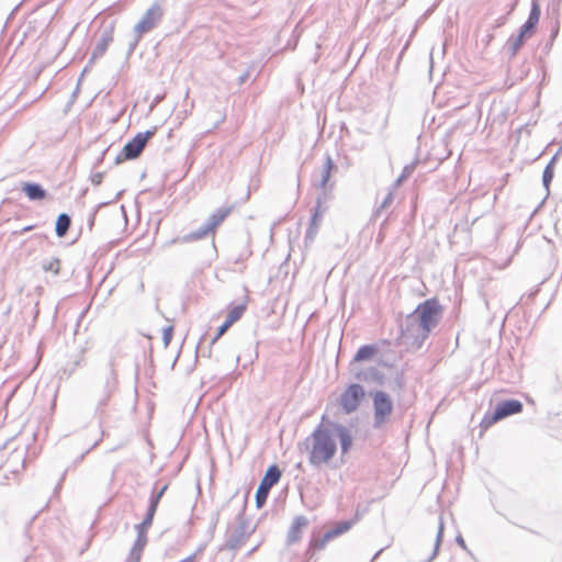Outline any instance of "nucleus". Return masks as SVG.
<instances>
[{
  "label": "nucleus",
  "mask_w": 562,
  "mask_h": 562,
  "mask_svg": "<svg viewBox=\"0 0 562 562\" xmlns=\"http://www.w3.org/2000/svg\"><path fill=\"white\" fill-rule=\"evenodd\" d=\"M335 437L339 440L341 456L347 454L353 443L351 430L347 426L330 420L323 415L321 423L306 439V441L312 440L308 461L313 467L317 468L328 463L335 457L337 452Z\"/></svg>",
  "instance_id": "1"
},
{
  "label": "nucleus",
  "mask_w": 562,
  "mask_h": 562,
  "mask_svg": "<svg viewBox=\"0 0 562 562\" xmlns=\"http://www.w3.org/2000/svg\"><path fill=\"white\" fill-rule=\"evenodd\" d=\"M442 315V306L438 299L431 297L419 303L413 313L407 315L400 325L398 339L420 338L424 341L435 328Z\"/></svg>",
  "instance_id": "2"
},
{
  "label": "nucleus",
  "mask_w": 562,
  "mask_h": 562,
  "mask_svg": "<svg viewBox=\"0 0 562 562\" xmlns=\"http://www.w3.org/2000/svg\"><path fill=\"white\" fill-rule=\"evenodd\" d=\"M117 387V375L114 369V361L110 360L100 368L93 380L92 391L97 401L95 412H103L109 400Z\"/></svg>",
  "instance_id": "3"
},
{
  "label": "nucleus",
  "mask_w": 562,
  "mask_h": 562,
  "mask_svg": "<svg viewBox=\"0 0 562 562\" xmlns=\"http://www.w3.org/2000/svg\"><path fill=\"white\" fill-rule=\"evenodd\" d=\"M369 396L373 405V428L381 429L389 420L394 411L392 397L381 390L370 391Z\"/></svg>",
  "instance_id": "4"
},
{
  "label": "nucleus",
  "mask_w": 562,
  "mask_h": 562,
  "mask_svg": "<svg viewBox=\"0 0 562 562\" xmlns=\"http://www.w3.org/2000/svg\"><path fill=\"white\" fill-rule=\"evenodd\" d=\"M156 133V128L147 130L145 132L137 133L132 139H130L122 148L120 154L115 157L114 164L119 165L124 160H132L137 158L146 146V143Z\"/></svg>",
  "instance_id": "5"
},
{
  "label": "nucleus",
  "mask_w": 562,
  "mask_h": 562,
  "mask_svg": "<svg viewBox=\"0 0 562 562\" xmlns=\"http://www.w3.org/2000/svg\"><path fill=\"white\" fill-rule=\"evenodd\" d=\"M282 471L278 464L273 463L268 467L255 494L257 508H261L266 504L270 490L280 481Z\"/></svg>",
  "instance_id": "6"
},
{
  "label": "nucleus",
  "mask_w": 562,
  "mask_h": 562,
  "mask_svg": "<svg viewBox=\"0 0 562 562\" xmlns=\"http://www.w3.org/2000/svg\"><path fill=\"white\" fill-rule=\"evenodd\" d=\"M366 396V391L360 383L349 384L340 394L339 404L345 414L356 412Z\"/></svg>",
  "instance_id": "7"
},
{
  "label": "nucleus",
  "mask_w": 562,
  "mask_h": 562,
  "mask_svg": "<svg viewBox=\"0 0 562 562\" xmlns=\"http://www.w3.org/2000/svg\"><path fill=\"white\" fill-rule=\"evenodd\" d=\"M237 526L227 535L226 541L224 544L225 549L236 550L238 549L247 539V526L248 522L245 518L244 509H241L237 517Z\"/></svg>",
  "instance_id": "8"
},
{
  "label": "nucleus",
  "mask_w": 562,
  "mask_h": 562,
  "mask_svg": "<svg viewBox=\"0 0 562 562\" xmlns=\"http://www.w3.org/2000/svg\"><path fill=\"white\" fill-rule=\"evenodd\" d=\"M161 18L162 9L160 5L157 3L151 4V7L142 16L139 22L134 26L135 33H137L138 36H142L143 34L149 32L156 26Z\"/></svg>",
  "instance_id": "9"
},
{
  "label": "nucleus",
  "mask_w": 562,
  "mask_h": 562,
  "mask_svg": "<svg viewBox=\"0 0 562 562\" xmlns=\"http://www.w3.org/2000/svg\"><path fill=\"white\" fill-rule=\"evenodd\" d=\"M349 370L352 376L361 382L366 383H373L378 385H383L384 383V373L381 372L375 367H369V368H359V366H353V363L349 364Z\"/></svg>",
  "instance_id": "10"
},
{
  "label": "nucleus",
  "mask_w": 562,
  "mask_h": 562,
  "mask_svg": "<svg viewBox=\"0 0 562 562\" xmlns=\"http://www.w3.org/2000/svg\"><path fill=\"white\" fill-rule=\"evenodd\" d=\"M524 405L519 400H501L494 406V423L522 412Z\"/></svg>",
  "instance_id": "11"
},
{
  "label": "nucleus",
  "mask_w": 562,
  "mask_h": 562,
  "mask_svg": "<svg viewBox=\"0 0 562 562\" xmlns=\"http://www.w3.org/2000/svg\"><path fill=\"white\" fill-rule=\"evenodd\" d=\"M519 247L518 241H515V238L512 237L510 240L507 243L506 237H502L497 239L496 245L494 246V249H498L499 254L503 252L506 255V258L503 260L502 258L494 260V268L504 269L506 268L514 255L517 252Z\"/></svg>",
  "instance_id": "12"
},
{
  "label": "nucleus",
  "mask_w": 562,
  "mask_h": 562,
  "mask_svg": "<svg viewBox=\"0 0 562 562\" xmlns=\"http://www.w3.org/2000/svg\"><path fill=\"white\" fill-rule=\"evenodd\" d=\"M113 24H110L102 30L101 36L92 50L91 57L89 59V65H93V63L97 59L101 58L104 55L109 45L113 42Z\"/></svg>",
  "instance_id": "13"
},
{
  "label": "nucleus",
  "mask_w": 562,
  "mask_h": 562,
  "mask_svg": "<svg viewBox=\"0 0 562 562\" xmlns=\"http://www.w3.org/2000/svg\"><path fill=\"white\" fill-rule=\"evenodd\" d=\"M308 519L303 515L294 517L286 536L288 546L297 543L301 540L303 531L308 526Z\"/></svg>",
  "instance_id": "14"
},
{
  "label": "nucleus",
  "mask_w": 562,
  "mask_h": 562,
  "mask_svg": "<svg viewBox=\"0 0 562 562\" xmlns=\"http://www.w3.org/2000/svg\"><path fill=\"white\" fill-rule=\"evenodd\" d=\"M540 18V5L537 1H532L531 9L527 21L520 26L519 32L521 35L531 36L535 32Z\"/></svg>",
  "instance_id": "15"
},
{
  "label": "nucleus",
  "mask_w": 562,
  "mask_h": 562,
  "mask_svg": "<svg viewBox=\"0 0 562 562\" xmlns=\"http://www.w3.org/2000/svg\"><path fill=\"white\" fill-rule=\"evenodd\" d=\"M21 190L30 201H43L48 196V192L37 182H23Z\"/></svg>",
  "instance_id": "16"
},
{
  "label": "nucleus",
  "mask_w": 562,
  "mask_h": 562,
  "mask_svg": "<svg viewBox=\"0 0 562 562\" xmlns=\"http://www.w3.org/2000/svg\"><path fill=\"white\" fill-rule=\"evenodd\" d=\"M209 234H213V232L204 223L198 229L192 231L182 236H178V237L173 238L170 243L171 244H188V243H192V241L202 239Z\"/></svg>",
  "instance_id": "17"
},
{
  "label": "nucleus",
  "mask_w": 562,
  "mask_h": 562,
  "mask_svg": "<svg viewBox=\"0 0 562 562\" xmlns=\"http://www.w3.org/2000/svg\"><path fill=\"white\" fill-rule=\"evenodd\" d=\"M233 206H222L215 210L206 220L205 224L215 234L216 228L232 213Z\"/></svg>",
  "instance_id": "18"
},
{
  "label": "nucleus",
  "mask_w": 562,
  "mask_h": 562,
  "mask_svg": "<svg viewBox=\"0 0 562 562\" xmlns=\"http://www.w3.org/2000/svg\"><path fill=\"white\" fill-rule=\"evenodd\" d=\"M379 352V348L374 344H367L359 347L350 363L358 366L362 361L372 360Z\"/></svg>",
  "instance_id": "19"
},
{
  "label": "nucleus",
  "mask_w": 562,
  "mask_h": 562,
  "mask_svg": "<svg viewBox=\"0 0 562 562\" xmlns=\"http://www.w3.org/2000/svg\"><path fill=\"white\" fill-rule=\"evenodd\" d=\"M488 408L484 414V417L482 418L477 429L472 430L473 438H482L483 434L492 427V397L488 398L487 402Z\"/></svg>",
  "instance_id": "20"
},
{
  "label": "nucleus",
  "mask_w": 562,
  "mask_h": 562,
  "mask_svg": "<svg viewBox=\"0 0 562 562\" xmlns=\"http://www.w3.org/2000/svg\"><path fill=\"white\" fill-rule=\"evenodd\" d=\"M335 170H337V166L334 162V160L331 159L330 155L327 154L324 166H323V170H322L319 188L326 190L327 183L330 180L333 171H335Z\"/></svg>",
  "instance_id": "21"
},
{
  "label": "nucleus",
  "mask_w": 562,
  "mask_h": 562,
  "mask_svg": "<svg viewBox=\"0 0 562 562\" xmlns=\"http://www.w3.org/2000/svg\"><path fill=\"white\" fill-rule=\"evenodd\" d=\"M71 225V217L67 213H60L55 222V234L57 237H64Z\"/></svg>",
  "instance_id": "22"
},
{
  "label": "nucleus",
  "mask_w": 562,
  "mask_h": 562,
  "mask_svg": "<svg viewBox=\"0 0 562 562\" xmlns=\"http://www.w3.org/2000/svg\"><path fill=\"white\" fill-rule=\"evenodd\" d=\"M167 490H168V484H164L159 488L157 487V484H155V486L150 493L149 499H148L147 508H149L156 513L158 505L160 503V499L162 498V496L165 495Z\"/></svg>",
  "instance_id": "23"
},
{
  "label": "nucleus",
  "mask_w": 562,
  "mask_h": 562,
  "mask_svg": "<svg viewBox=\"0 0 562 562\" xmlns=\"http://www.w3.org/2000/svg\"><path fill=\"white\" fill-rule=\"evenodd\" d=\"M443 530H445L443 520H442V517H439L438 531H437L436 540L434 543L432 552L426 560L420 561V562H432L437 558L442 539H443Z\"/></svg>",
  "instance_id": "24"
},
{
  "label": "nucleus",
  "mask_w": 562,
  "mask_h": 562,
  "mask_svg": "<svg viewBox=\"0 0 562 562\" xmlns=\"http://www.w3.org/2000/svg\"><path fill=\"white\" fill-rule=\"evenodd\" d=\"M557 155H554L551 160L546 166L542 173V184L549 191L550 183L554 176V164H555Z\"/></svg>",
  "instance_id": "25"
},
{
  "label": "nucleus",
  "mask_w": 562,
  "mask_h": 562,
  "mask_svg": "<svg viewBox=\"0 0 562 562\" xmlns=\"http://www.w3.org/2000/svg\"><path fill=\"white\" fill-rule=\"evenodd\" d=\"M246 307L247 306L245 303H240V304H236V305L232 306L228 310V313L226 315V321L233 325L243 316V314L246 311Z\"/></svg>",
  "instance_id": "26"
},
{
  "label": "nucleus",
  "mask_w": 562,
  "mask_h": 562,
  "mask_svg": "<svg viewBox=\"0 0 562 562\" xmlns=\"http://www.w3.org/2000/svg\"><path fill=\"white\" fill-rule=\"evenodd\" d=\"M155 514L156 513L154 510L147 508L143 520L139 524L135 525V530L140 532H148L149 528L153 525Z\"/></svg>",
  "instance_id": "27"
},
{
  "label": "nucleus",
  "mask_w": 562,
  "mask_h": 562,
  "mask_svg": "<svg viewBox=\"0 0 562 562\" xmlns=\"http://www.w3.org/2000/svg\"><path fill=\"white\" fill-rule=\"evenodd\" d=\"M326 543L322 540L321 536L313 535L306 549V555H308V559H312L315 551L324 549Z\"/></svg>",
  "instance_id": "28"
},
{
  "label": "nucleus",
  "mask_w": 562,
  "mask_h": 562,
  "mask_svg": "<svg viewBox=\"0 0 562 562\" xmlns=\"http://www.w3.org/2000/svg\"><path fill=\"white\" fill-rule=\"evenodd\" d=\"M324 212H325V209L324 210L322 209V198L318 196L316 199L315 206L313 207L310 223L313 225L314 224L321 225Z\"/></svg>",
  "instance_id": "29"
},
{
  "label": "nucleus",
  "mask_w": 562,
  "mask_h": 562,
  "mask_svg": "<svg viewBox=\"0 0 562 562\" xmlns=\"http://www.w3.org/2000/svg\"><path fill=\"white\" fill-rule=\"evenodd\" d=\"M526 37V35H521V33L518 32L516 37H510L508 40L507 45L512 56H515L517 54V52L524 44Z\"/></svg>",
  "instance_id": "30"
},
{
  "label": "nucleus",
  "mask_w": 562,
  "mask_h": 562,
  "mask_svg": "<svg viewBox=\"0 0 562 562\" xmlns=\"http://www.w3.org/2000/svg\"><path fill=\"white\" fill-rule=\"evenodd\" d=\"M231 326H232V324L225 319L224 323L217 328L215 336L211 339V341L209 344L207 352L206 353H204V352L202 353L203 356L211 357V348H212V346L220 339V337L222 335H224L226 333V330Z\"/></svg>",
  "instance_id": "31"
},
{
  "label": "nucleus",
  "mask_w": 562,
  "mask_h": 562,
  "mask_svg": "<svg viewBox=\"0 0 562 562\" xmlns=\"http://www.w3.org/2000/svg\"><path fill=\"white\" fill-rule=\"evenodd\" d=\"M353 525V520L339 521L334 528L329 529L335 538L347 532Z\"/></svg>",
  "instance_id": "32"
},
{
  "label": "nucleus",
  "mask_w": 562,
  "mask_h": 562,
  "mask_svg": "<svg viewBox=\"0 0 562 562\" xmlns=\"http://www.w3.org/2000/svg\"><path fill=\"white\" fill-rule=\"evenodd\" d=\"M42 268L45 271H50L55 276H58L60 269V260L58 258H50L48 260H44L42 263Z\"/></svg>",
  "instance_id": "33"
},
{
  "label": "nucleus",
  "mask_w": 562,
  "mask_h": 562,
  "mask_svg": "<svg viewBox=\"0 0 562 562\" xmlns=\"http://www.w3.org/2000/svg\"><path fill=\"white\" fill-rule=\"evenodd\" d=\"M137 532V536H136V539L132 546V548L135 549V551H144L146 544H147V532H140V531H136Z\"/></svg>",
  "instance_id": "34"
},
{
  "label": "nucleus",
  "mask_w": 562,
  "mask_h": 562,
  "mask_svg": "<svg viewBox=\"0 0 562 562\" xmlns=\"http://www.w3.org/2000/svg\"><path fill=\"white\" fill-rule=\"evenodd\" d=\"M319 226L321 225H317V224H308V227L306 229V233H305V237H304V243L305 245H308V244H312L318 233V229H319Z\"/></svg>",
  "instance_id": "35"
},
{
  "label": "nucleus",
  "mask_w": 562,
  "mask_h": 562,
  "mask_svg": "<svg viewBox=\"0 0 562 562\" xmlns=\"http://www.w3.org/2000/svg\"><path fill=\"white\" fill-rule=\"evenodd\" d=\"M415 168H416V161L406 165L403 168V170H402L401 175L398 176V178L396 179V184L403 182L408 177H411V175L414 172Z\"/></svg>",
  "instance_id": "36"
},
{
  "label": "nucleus",
  "mask_w": 562,
  "mask_h": 562,
  "mask_svg": "<svg viewBox=\"0 0 562 562\" xmlns=\"http://www.w3.org/2000/svg\"><path fill=\"white\" fill-rule=\"evenodd\" d=\"M173 336V326H167L162 329V342L164 346L167 348L172 339Z\"/></svg>",
  "instance_id": "37"
},
{
  "label": "nucleus",
  "mask_w": 562,
  "mask_h": 562,
  "mask_svg": "<svg viewBox=\"0 0 562 562\" xmlns=\"http://www.w3.org/2000/svg\"><path fill=\"white\" fill-rule=\"evenodd\" d=\"M499 379L507 382V383H514L517 376V373L510 369L508 372H503L502 370L498 371Z\"/></svg>",
  "instance_id": "38"
},
{
  "label": "nucleus",
  "mask_w": 562,
  "mask_h": 562,
  "mask_svg": "<svg viewBox=\"0 0 562 562\" xmlns=\"http://www.w3.org/2000/svg\"><path fill=\"white\" fill-rule=\"evenodd\" d=\"M142 554L143 551H135L134 548H131L126 562H140Z\"/></svg>",
  "instance_id": "39"
},
{
  "label": "nucleus",
  "mask_w": 562,
  "mask_h": 562,
  "mask_svg": "<svg viewBox=\"0 0 562 562\" xmlns=\"http://www.w3.org/2000/svg\"><path fill=\"white\" fill-rule=\"evenodd\" d=\"M104 205V203H100L98 204L94 210L92 211V213L89 215L88 217V227H89V231H92V227L94 225V222H95V216H97V212L100 207H102Z\"/></svg>",
  "instance_id": "40"
},
{
  "label": "nucleus",
  "mask_w": 562,
  "mask_h": 562,
  "mask_svg": "<svg viewBox=\"0 0 562 562\" xmlns=\"http://www.w3.org/2000/svg\"><path fill=\"white\" fill-rule=\"evenodd\" d=\"M392 202H393V193H392V192H389V193L384 196V199H383V201H382L381 205H380V206H379V209H378V212H379L380 210H382V209L387 207Z\"/></svg>",
  "instance_id": "41"
},
{
  "label": "nucleus",
  "mask_w": 562,
  "mask_h": 562,
  "mask_svg": "<svg viewBox=\"0 0 562 562\" xmlns=\"http://www.w3.org/2000/svg\"><path fill=\"white\" fill-rule=\"evenodd\" d=\"M102 179H103V172H95V173H92L90 177V180L94 186H99L102 182Z\"/></svg>",
  "instance_id": "42"
},
{
  "label": "nucleus",
  "mask_w": 562,
  "mask_h": 562,
  "mask_svg": "<svg viewBox=\"0 0 562 562\" xmlns=\"http://www.w3.org/2000/svg\"><path fill=\"white\" fill-rule=\"evenodd\" d=\"M139 37H140V36H138V35H137V36H136V37H135V38H134V40L128 44L127 56H131V55L134 53V50H135V48H136V46H137V44H138Z\"/></svg>",
  "instance_id": "43"
},
{
  "label": "nucleus",
  "mask_w": 562,
  "mask_h": 562,
  "mask_svg": "<svg viewBox=\"0 0 562 562\" xmlns=\"http://www.w3.org/2000/svg\"><path fill=\"white\" fill-rule=\"evenodd\" d=\"M456 542H457V543H458V544H459V546H460L464 551H467L468 553H470V551H469V549H468V547H467V544H465V541H464V539H463V537H462V535H461V533H459V535L456 537Z\"/></svg>",
  "instance_id": "44"
},
{
  "label": "nucleus",
  "mask_w": 562,
  "mask_h": 562,
  "mask_svg": "<svg viewBox=\"0 0 562 562\" xmlns=\"http://www.w3.org/2000/svg\"><path fill=\"white\" fill-rule=\"evenodd\" d=\"M322 540H324V542L327 544L328 541L335 539L334 535L331 533L330 530H327L326 532H324L322 536H321Z\"/></svg>",
  "instance_id": "45"
},
{
  "label": "nucleus",
  "mask_w": 562,
  "mask_h": 562,
  "mask_svg": "<svg viewBox=\"0 0 562 562\" xmlns=\"http://www.w3.org/2000/svg\"><path fill=\"white\" fill-rule=\"evenodd\" d=\"M249 76H250V74H249V71H248V70H247V71H245L244 74H241V75L238 77V83H239V85L245 83V82L248 80Z\"/></svg>",
  "instance_id": "46"
},
{
  "label": "nucleus",
  "mask_w": 562,
  "mask_h": 562,
  "mask_svg": "<svg viewBox=\"0 0 562 562\" xmlns=\"http://www.w3.org/2000/svg\"><path fill=\"white\" fill-rule=\"evenodd\" d=\"M97 445H98V442H94V443H93V446H92L90 449H88L87 451H85L83 453H81V454H80V456L75 460V463L81 462V461L85 459L86 454H87V453H89V451H90L93 447H95Z\"/></svg>",
  "instance_id": "47"
},
{
  "label": "nucleus",
  "mask_w": 562,
  "mask_h": 562,
  "mask_svg": "<svg viewBox=\"0 0 562 562\" xmlns=\"http://www.w3.org/2000/svg\"><path fill=\"white\" fill-rule=\"evenodd\" d=\"M492 41V34L486 31V34L481 37V42L486 45Z\"/></svg>",
  "instance_id": "48"
},
{
  "label": "nucleus",
  "mask_w": 562,
  "mask_h": 562,
  "mask_svg": "<svg viewBox=\"0 0 562 562\" xmlns=\"http://www.w3.org/2000/svg\"><path fill=\"white\" fill-rule=\"evenodd\" d=\"M119 468H120V465H119V464H116V465L114 467V469L111 471V474H110V482H111V483L115 480V476H116V473H117V471H119Z\"/></svg>",
  "instance_id": "49"
},
{
  "label": "nucleus",
  "mask_w": 562,
  "mask_h": 562,
  "mask_svg": "<svg viewBox=\"0 0 562 562\" xmlns=\"http://www.w3.org/2000/svg\"><path fill=\"white\" fill-rule=\"evenodd\" d=\"M195 558H196V553H192L191 555L184 558L183 560H181L179 562H194Z\"/></svg>",
  "instance_id": "50"
},
{
  "label": "nucleus",
  "mask_w": 562,
  "mask_h": 562,
  "mask_svg": "<svg viewBox=\"0 0 562 562\" xmlns=\"http://www.w3.org/2000/svg\"><path fill=\"white\" fill-rule=\"evenodd\" d=\"M91 66H92V65H89V63L85 66V68H83V70H82V72H81V76H80V78H79L80 80H81V78L85 76V74H87L88 69H89Z\"/></svg>",
  "instance_id": "51"
},
{
  "label": "nucleus",
  "mask_w": 562,
  "mask_h": 562,
  "mask_svg": "<svg viewBox=\"0 0 562 562\" xmlns=\"http://www.w3.org/2000/svg\"><path fill=\"white\" fill-rule=\"evenodd\" d=\"M34 227H35L34 225H27V226H25V227H23V228L21 229V233L30 232V231H32Z\"/></svg>",
  "instance_id": "52"
},
{
  "label": "nucleus",
  "mask_w": 562,
  "mask_h": 562,
  "mask_svg": "<svg viewBox=\"0 0 562 562\" xmlns=\"http://www.w3.org/2000/svg\"><path fill=\"white\" fill-rule=\"evenodd\" d=\"M79 85H80V79L78 80L77 87H76L75 91L72 92V98L74 99L77 97V93L79 91Z\"/></svg>",
  "instance_id": "53"
},
{
  "label": "nucleus",
  "mask_w": 562,
  "mask_h": 562,
  "mask_svg": "<svg viewBox=\"0 0 562 562\" xmlns=\"http://www.w3.org/2000/svg\"><path fill=\"white\" fill-rule=\"evenodd\" d=\"M383 551V549H380L379 551L375 552V554L373 555L372 558V561L375 560L376 558H379L380 553Z\"/></svg>",
  "instance_id": "54"
},
{
  "label": "nucleus",
  "mask_w": 562,
  "mask_h": 562,
  "mask_svg": "<svg viewBox=\"0 0 562 562\" xmlns=\"http://www.w3.org/2000/svg\"><path fill=\"white\" fill-rule=\"evenodd\" d=\"M508 177H509V173H505L504 177L502 178V181L505 182Z\"/></svg>",
  "instance_id": "55"
},
{
  "label": "nucleus",
  "mask_w": 562,
  "mask_h": 562,
  "mask_svg": "<svg viewBox=\"0 0 562 562\" xmlns=\"http://www.w3.org/2000/svg\"><path fill=\"white\" fill-rule=\"evenodd\" d=\"M502 24H504V19H502V20H501V22H499L498 24L494 25V27L499 26V25H502Z\"/></svg>",
  "instance_id": "56"
},
{
  "label": "nucleus",
  "mask_w": 562,
  "mask_h": 562,
  "mask_svg": "<svg viewBox=\"0 0 562 562\" xmlns=\"http://www.w3.org/2000/svg\"><path fill=\"white\" fill-rule=\"evenodd\" d=\"M179 355L176 357L175 361L172 362V366H176V361L178 359Z\"/></svg>",
  "instance_id": "57"
},
{
  "label": "nucleus",
  "mask_w": 562,
  "mask_h": 562,
  "mask_svg": "<svg viewBox=\"0 0 562 562\" xmlns=\"http://www.w3.org/2000/svg\"><path fill=\"white\" fill-rule=\"evenodd\" d=\"M66 472H67V471H65V472L63 473V475H61V480H64V479H65V476H66Z\"/></svg>",
  "instance_id": "58"
},
{
  "label": "nucleus",
  "mask_w": 562,
  "mask_h": 562,
  "mask_svg": "<svg viewBox=\"0 0 562 562\" xmlns=\"http://www.w3.org/2000/svg\"><path fill=\"white\" fill-rule=\"evenodd\" d=\"M485 305H486V307H488V300L487 299H485Z\"/></svg>",
  "instance_id": "59"
}]
</instances>
